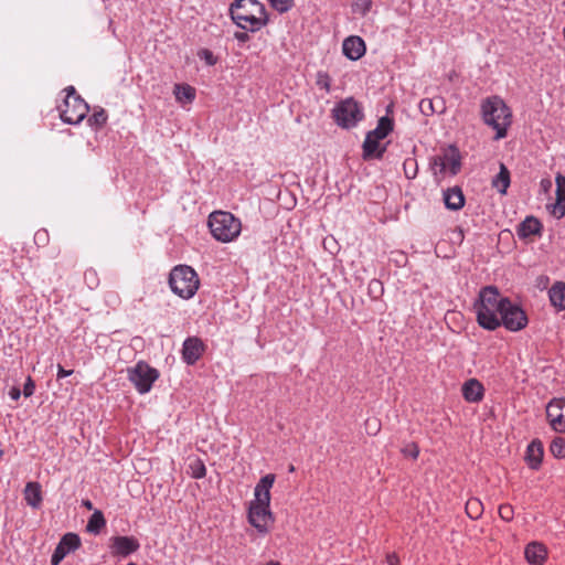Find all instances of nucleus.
<instances>
[{
	"label": "nucleus",
	"mask_w": 565,
	"mask_h": 565,
	"mask_svg": "<svg viewBox=\"0 0 565 565\" xmlns=\"http://www.w3.org/2000/svg\"><path fill=\"white\" fill-rule=\"evenodd\" d=\"M509 300V298L500 296L497 287H484L479 294L478 301L475 303L479 326L491 331L499 328L501 326L499 317L505 307V301Z\"/></svg>",
	"instance_id": "1"
},
{
	"label": "nucleus",
	"mask_w": 565,
	"mask_h": 565,
	"mask_svg": "<svg viewBox=\"0 0 565 565\" xmlns=\"http://www.w3.org/2000/svg\"><path fill=\"white\" fill-rule=\"evenodd\" d=\"M230 13L237 26L250 32L268 23L266 8L257 0H235L230 7Z\"/></svg>",
	"instance_id": "2"
},
{
	"label": "nucleus",
	"mask_w": 565,
	"mask_h": 565,
	"mask_svg": "<svg viewBox=\"0 0 565 565\" xmlns=\"http://www.w3.org/2000/svg\"><path fill=\"white\" fill-rule=\"evenodd\" d=\"M481 114L484 124L495 129V140L507 136L508 127L511 125L512 114L501 98L493 96L483 100Z\"/></svg>",
	"instance_id": "3"
},
{
	"label": "nucleus",
	"mask_w": 565,
	"mask_h": 565,
	"mask_svg": "<svg viewBox=\"0 0 565 565\" xmlns=\"http://www.w3.org/2000/svg\"><path fill=\"white\" fill-rule=\"evenodd\" d=\"M209 227L213 237L220 242H231L241 233V221L232 213L215 211L209 216Z\"/></svg>",
	"instance_id": "4"
},
{
	"label": "nucleus",
	"mask_w": 565,
	"mask_h": 565,
	"mask_svg": "<svg viewBox=\"0 0 565 565\" xmlns=\"http://www.w3.org/2000/svg\"><path fill=\"white\" fill-rule=\"evenodd\" d=\"M199 278L196 273L186 265L175 266L169 276L171 290L183 299H190L199 288Z\"/></svg>",
	"instance_id": "5"
},
{
	"label": "nucleus",
	"mask_w": 565,
	"mask_h": 565,
	"mask_svg": "<svg viewBox=\"0 0 565 565\" xmlns=\"http://www.w3.org/2000/svg\"><path fill=\"white\" fill-rule=\"evenodd\" d=\"M65 92L63 104L58 106L60 117L66 124L77 125L87 116L89 106L73 86L66 87Z\"/></svg>",
	"instance_id": "6"
},
{
	"label": "nucleus",
	"mask_w": 565,
	"mask_h": 565,
	"mask_svg": "<svg viewBox=\"0 0 565 565\" xmlns=\"http://www.w3.org/2000/svg\"><path fill=\"white\" fill-rule=\"evenodd\" d=\"M332 114L335 122L345 129L355 127L358 122L364 118L360 104L353 97L345 98L338 103Z\"/></svg>",
	"instance_id": "7"
},
{
	"label": "nucleus",
	"mask_w": 565,
	"mask_h": 565,
	"mask_svg": "<svg viewBox=\"0 0 565 565\" xmlns=\"http://www.w3.org/2000/svg\"><path fill=\"white\" fill-rule=\"evenodd\" d=\"M271 497H255L249 503L248 521L260 533L268 531V524L274 521L269 509Z\"/></svg>",
	"instance_id": "8"
},
{
	"label": "nucleus",
	"mask_w": 565,
	"mask_h": 565,
	"mask_svg": "<svg viewBox=\"0 0 565 565\" xmlns=\"http://www.w3.org/2000/svg\"><path fill=\"white\" fill-rule=\"evenodd\" d=\"M127 372L128 380L140 394L148 393L159 377L158 370L143 361H139L134 367H129Z\"/></svg>",
	"instance_id": "9"
},
{
	"label": "nucleus",
	"mask_w": 565,
	"mask_h": 565,
	"mask_svg": "<svg viewBox=\"0 0 565 565\" xmlns=\"http://www.w3.org/2000/svg\"><path fill=\"white\" fill-rule=\"evenodd\" d=\"M501 324L508 330L516 332L527 324V316L523 309L511 300L505 301V307L499 317Z\"/></svg>",
	"instance_id": "10"
},
{
	"label": "nucleus",
	"mask_w": 565,
	"mask_h": 565,
	"mask_svg": "<svg viewBox=\"0 0 565 565\" xmlns=\"http://www.w3.org/2000/svg\"><path fill=\"white\" fill-rule=\"evenodd\" d=\"M434 164L439 167L440 172L448 169L452 175H456L461 168L459 150L455 146H449L443 156L435 157Z\"/></svg>",
	"instance_id": "11"
},
{
	"label": "nucleus",
	"mask_w": 565,
	"mask_h": 565,
	"mask_svg": "<svg viewBox=\"0 0 565 565\" xmlns=\"http://www.w3.org/2000/svg\"><path fill=\"white\" fill-rule=\"evenodd\" d=\"M565 399L551 401L546 406V417L553 430L556 433H565V415L563 407Z\"/></svg>",
	"instance_id": "12"
},
{
	"label": "nucleus",
	"mask_w": 565,
	"mask_h": 565,
	"mask_svg": "<svg viewBox=\"0 0 565 565\" xmlns=\"http://www.w3.org/2000/svg\"><path fill=\"white\" fill-rule=\"evenodd\" d=\"M140 547L139 541L134 536L111 537L110 550L114 556L127 557Z\"/></svg>",
	"instance_id": "13"
},
{
	"label": "nucleus",
	"mask_w": 565,
	"mask_h": 565,
	"mask_svg": "<svg viewBox=\"0 0 565 565\" xmlns=\"http://www.w3.org/2000/svg\"><path fill=\"white\" fill-rule=\"evenodd\" d=\"M204 352V343L196 337H190L183 342L182 358L189 365H193Z\"/></svg>",
	"instance_id": "14"
},
{
	"label": "nucleus",
	"mask_w": 565,
	"mask_h": 565,
	"mask_svg": "<svg viewBox=\"0 0 565 565\" xmlns=\"http://www.w3.org/2000/svg\"><path fill=\"white\" fill-rule=\"evenodd\" d=\"M365 43L356 35L347 38L342 43L343 54L351 61H358L365 54Z\"/></svg>",
	"instance_id": "15"
},
{
	"label": "nucleus",
	"mask_w": 565,
	"mask_h": 565,
	"mask_svg": "<svg viewBox=\"0 0 565 565\" xmlns=\"http://www.w3.org/2000/svg\"><path fill=\"white\" fill-rule=\"evenodd\" d=\"M543 225L535 216H526L516 227L519 238L526 239L530 236H541Z\"/></svg>",
	"instance_id": "16"
},
{
	"label": "nucleus",
	"mask_w": 565,
	"mask_h": 565,
	"mask_svg": "<svg viewBox=\"0 0 565 565\" xmlns=\"http://www.w3.org/2000/svg\"><path fill=\"white\" fill-rule=\"evenodd\" d=\"M380 140L371 135L366 134L365 139L362 145L363 153L362 157L364 160L372 159H382L385 151L386 146H381Z\"/></svg>",
	"instance_id": "17"
},
{
	"label": "nucleus",
	"mask_w": 565,
	"mask_h": 565,
	"mask_svg": "<svg viewBox=\"0 0 565 565\" xmlns=\"http://www.w3.org/2000/svg\"><path fill=\"white\" fill-rule=\"evenodd\" d=\"M544 455L543 444L539 439L530 443L525 454V461L531 469H537L541 466Z\"/></svg>",
	"instance_id": "18"
},
{
	"label": "nucleus",
	"mask_w": 565,
	"mask_h": 565,
	"mask_svg": "<svg viewBox=\"0 0 565 565\" xmlns=\"http://www.w3.org/2000/svg\"><path fill=\"white\" fill-rule=\"evenodd\" d=\"M524 555L532 565H542L546 558L547 551L542 543L531 542L526 545Z\"/></svg>",
	"instance_id": "19"
},
{
	"label": "nucleus",
	"mask_w": 565,
	"mask_h": 565,
	"mask_svg": "<svg viewBox=\"0 0 565 565\" xmlns=\"http://www.w3.org/2000/svg\"><path fill=\"white\" fill-rule=\"evenodd\" d=\"M556 182V202L553 206V214L561 218L565 215V177L557 173Z\"/></svg>",
	"instance_id": "20"
},
{
	"label": "nucleus",
	"mask_w": 565,
	"mask_h": 565,
	"mask_svg": "<svg viewBox=\"0 0 565 565\" xmlns=\"http://www.w3.org/2000/svg\"><path fill=\"white\" fill-rule=\"evenodd\" d=\"M484 388L482 384L476 380H468L462 386V395L467 402L478 403L483 398Z\"/></svg>",
	"instance_id": "21"
},
{
	"label": "nucleus",
	"mask_w": 565,
	"mask_h": 565,
	"mask_svg": "<svg viewBox=\"0 0 565 565\" xmlns=\"http://www.w3.org/2000/svg\"><path fill=\"white\" fill-rule=\"evenodd\" d=\"M444 202L448 210L458 211L465 205V195L459 186L449 188L444 192Z\"/></svg>",
	"instance_id": "22"
},
{
	"label": "nucleus",
	"mask_w": 565,
	"mask_h": 565,
	"mask_svg": "<svg viewBox=\"0 0 565 565\" xmlns=\"http://www.w3.org/2000/svg\"><path fill=\"white\" fill-rule=\"evenodd\" d=\"M419 110L424 116H431L433 114H443L446 110L445 100L443 97L423 98L419 102Z\"/></svg>",
	"instance_id": "23"
},
{
	"label": "nucleus",
	"mask_w": 565,
	"mask_h": 565,
	"mask_svg": "<svg viewBox=\"0 0 565 565\" xmlns=\"http://www.w3.org/2000/svg\"><path fill=\"white\" fill-rule=\"evenodd\" d=\"M552 306L557 310H565V282L556 281L548 291Z\"/></svg>",
	"instance_id": "24"
},
{
	"label": "nucleus",
	"mask_w": 565,
	"mask_h": 565,
	"mask_svg": "<svg viewBox=\"0 0 565 565\" xmlns=\"http://www.w3.org/2000/svg\"><path fill=\"white\" fill-rule=\"evenodd\" d=\"M393 128L394 119L385 115L379 119L376 128L367 134L377 139H384L393 131Z\"/></svg>",
	"instance_id": "25"
},
{
	"label": "nucleus",
	"mask_w": 565,
	"mask_h": 565,
	"mask_svg": "<svg viewBox=\"0 0 565 565\" xmlns=\"http://www.w3.org/2000/svg\"><path fill=\"white\" fill-rule=\"evenodd\" d=\"M492 185L498 190L499 193H507V190L510 185V171L503 163L500 164V171L492 180Z\"/></svg>",
	"instance_id": "26"
},
{
	"label": "nucleus",
	"mask_w": 565,
	"mask_h": 565,
	"mask_svg": "<svg viewBox=\"0 0 565 565\" xmlns=\"http://www.w3.org/2000/svg\"><path fill=\"white\" fill-rule=\"evenodd\" d=\"M465 509L467 515L472 519H479L483 513V502L480 500V497H469L465 502Z\"/></svg>",
	"instance_id": "27"
},
{
	"label": "nucleus",
	"mask_w": 565,
	"mask_h": 565,
	"mask_svg": "<svg viewBox=\"0 0 565 565\" xmlns=\"http://www.w3.org/2000/svg\"><path fill=\"white\" fill-rule=\"evenodd\" d=\"M58 545L64 547L66 554H70L81 546V539L76 533H66L60 540Z\"/></svg>",
	"instance_id": "28"
},
{
	"label": "nucleus",
	"mask_w": 565,
	"mask_h": 565,
	"mask_svg": "<svg viewBox=\"0 0 565 565\" xmlns=\"http://www.w3.org/2000/svg\"><path fill=\"white\" fill-rule=\"evenodd\" d=\"M174 95L179 102L191 103L195 98V89L190 85L177 84L174 86Z\"/></svg>",
	"instance_id": "29"
},
{
	"label": "nucleus",
	"mask_w": 565,
	"mask_h": 565,
	"mask_svg": "<svg viewBox=\"0 0 565 565\" xmlns=\"http://www.w3.org/2000/svg\"><path fill=\"white\" fill-rule=\"evenodd\" d=\"M105 524L106 521L103 513L95 511L87 522L86 530L93 534H98Z\"/></svg>",
	"instance_id": "30"
},
{
	"label": "nucleus",
	"mask_w": 565,
	"mask_h": 565,
	"mask_svg": "<svg viewBox=\"0 0 565 565\" xmlns=\"http://www.w3.org/2000/svg\"><path fill=\"white\" fill-rule=\"evenodd\" d=\"M275 482V475L268 473L260 478L254 488V494H270V489Z\"/></svg>",
	"instance_id": "31"
},
{
	"label": "nucleus",
	"mask_w": 565,
	"mask_h": 565,
	"mask_svg": "<svg viewBox=\"0 0 565 565\" xmlns=\"http://www.w3.org/2000/svg\"><path fill=\"white\" fill-rule=\"evenodd\" d=\"M205 465L200 458L190 459L188 465V472L192 478L199 479L205 476Z\"/></svg>",
	"instance_id": "32"
},
{
	"label": "nucleus",
	"mask_w": 565,
	"mask_h": 565,
	"mask_svg": "<svg viewBox=\"0 0 565 565\" xmlns=\"http://www.w3.org/2000/svg\"><path fill=\"white\" fill-rule=\"evenodd\" d=\"M550 450L554 457L564 458L565 457V439L562 437H555L550 445Z\"/></svg>",
	"instance_id": "33"
},
{
	"label": "nucleus",
	"mask_w": 565,
	"mask_h": 565,
	"mask_svg": "<svg viewBox=\"0 0 565 565\" xmlns=\"http://www.w3.org/2000/svg\"><path fill=\"white\" fill-rule=\"evenodd\" d=\"M107 121V114L105 109L98 108L95 109L93 115L88 118V124L90 126H96L98 128L103 127Z\"/></svg>",
	"instance_id": "34"
},
{
	"label": "nucleus",
	"mask_w": 565,
	"mask_h": 565,
	"mask_svg": "<svg viewBox=\"0 0 565 565\" xmlns=\"http://www.w3.org/2000/svg\"><path fill=\"white\" fill-rule=\"evenodd\" d=\"M371 7L372 0H354L352 3V11L364 17L371 10Z\"/></svg>",
	"instance_id": "35"
},
{
	"label": "nucleus",
	"mask_w": 565,
	"mask_h": 565,
	"mask_svg": "<svg viewBox=\"0 0 565 565\" xmlns=\"http://www.w3.org/2000/svg\"><path fill=\"white\" fill-rule=\"evenodd\" d=\"M405 177L407 179H415L417 175L418 167L415 159H406L403 163Z\"/></svg>",
	"instance_id": "36"
},
{
	"label": "nucleus",
	"mask_w": 565,
	"mask_h": 565,
	"mask_svg": "<svg viewBox=\"0 0 565 565\" xmlns=\"http://www.w3.org/2000/svg\"><path fill=\"white\" fill-rule=\"evenodd\" d=\"M367 290H369V295L373 299H377L379 297H381L383 295V291H384L383 284L377 279H372L369 282Z\"/></svg>",
	"instance_id": "37"
},
{
	"label": "nucleus",
	"mask_w": 565,
	"mask_h": 565,
	"mask_svg": "<svg viewBox=\"0 0 565 565\" xmlns=\"http://www.w3.org/2000/svg\"><path fill=\"white\" fill-rule=\"evenodd\" d=\"M330 76L326 72H318L317 74V82L316 84L320 87L326 89L327 92L330 90Z\"/></svg>",
	"instance_id": "38"
},
{
	"label": "nucleus",
	"mask_w": 565,
	"mask_h": 565,
	"mask_svg": "<svg viewBox=\"0 0 565 565\" xmlns=\"http://www.w3.org/2000/svg\"><path fill=\"white\" fill-rule=\"evenodd\" d=\"M271 6L279 12H287L292 4V0H269Z\"/></svg>",
	"instance_id": "39"
},
{
	"label": "nucleus",
	"mask_w": 565,
	"mask_h": 565,
	"mask_svg": "<svg viewBox=\"0 0 565 565\" xmlns=\"http://www.w3.org/2000/svg\"><path fill=\"white\" fill-rule=\"evenodd\" d=\"M199 57L204 60L205 63L210 66H213L216 64L217 60L216 57L214 56V54L207 50V49H203L199 52Z\"/></svg>",
	"instance_id": "40"
},
{
	"label": "nucleus",
	"mask_w": 565,
	"mask_h": 565,
	"mask_svg": "<svg viewBox=\"0 0 565 565\" xmlns=\"http://www.w3.org/2000/svg\"><path fill=\"white\" fill-rule=\"evenodd\" d=\"M499 514L504 521H510L513 518V508L510 504H500Z\"/></svg>",
	"instance_id": "41"
},
{
	"label": "nucleus",
	"mask_w": 565,
	"mask_h": 565,
	"mask_svg": "<svg viewBox=\"0 0 565 565\" xmlns=\"http://www.w3.org/2000/svg\"><path fill=\"white\" fill-rule=\"evenodd\" d=\"M34 242L38 245H45L49 242V233L46 230H39L34 235Z\"/></svg>",
	"instance_id": "42"
},
{
	"label": "nucleus",
	"mask_w": 565,
	"mask_h": 565,
	"mask_svg": "<svg viewBox=\"0 0 565 565\" xmlns=\"http://www.w3.org/2000/svg\"><path fill=\"white\" fill-rule=\"evenodd\" d=\"M23 494H41V484L39 482H28Z\"/></svg>",
	"instance_id": "43"
},
{
	"label": "nucleus",
	"mask_w": 565,
	"mask_h": 565,
	"mask_svg": "<svg viewBox=\"0 0 565 565\" xmlns=\"http://www.w3.org/2000/svg\"><path fill=\"white\" fill-rule=\"evenodd\" d=\"M34 388H35V384H34L33 380L31 379V376H28L26 382L24 383V386H23V395L25 397L32 396L34 393Z\"/></svg>",
	"instance_id": "44"
},
{
	"label": "nucleus",
	"mask_w": 565,
	"mask_h": 565,
	"mask_svg": "<svg viewBox=\"0 0 565 565\" xmlns=\"http://www.w3.org/2000/svg\"><path fill=\"white\" fill-rule=\"evenodd\" d=\"M25 503L33 509H40L42 505L43 497H24Z\"/></svg>",
	"instance_id": "45"
},
{
	"label": "nucleus",
	"mask_w": 565,
	"mask_h": 565,
	"mask_svg": "<svg viewBox=\"0 0 565 565\" xmlns=\"http://www.w3.org/2000/svg\"><path fill=\"white\" fill-rule=\"evenodd\" d=\"M403 452L405 456H408V457H412L415 459V458H417L419 450L415 444H411L403 449Z\"/></svg>",
	"instance_id": "46"
},
{
	"label": "nucleus",
	"mask_w": 565,
	"mask_h": 565,
	"mask_svg": "<svg viewBox=\"0 0 565 565\" xmlns=\"http://www.w3.org/2000/svg\"><path fill=\"white\" fill-rule=\"evenodd\" d=\"M73 374V370H65L61 364H57V380L64 379Z\"/></svg>",
	"instance_id": "47"
},
{
	"label": "nucleus",
	"mask_w": 565,
	"mask_h": 565,
	"mask_svg": "<svg viewBox=\"0 0 565 565\" xmlns=\"http://www.w3.org/2000/svg\"><path fill=\"white\" fill-rule=\"evenodd\" d=\"M552 185H553L552 180L548 178L542 179L540 182V186H541L542 191L545 193L551 190Z\"/></svg>",
	"instance_id": "48"
},
{
	"label": "nucleus",
	"mask_w": 565,
	"mask_h": 565,
	"mask_svg": "<svg viewBox=\"0 0 565 565\" xmlns=\"http://www.w3.org/2000/svg\"><path fill=\"white\" fill-rule=\"evenodd\" d=\"M366 429L369 434H376L379 430V426L376 420L371 422L370 419L366 420Z\"/></svg>",
	"instance_id": "49"
},
{
	"label": "nucleus",
	"mask_w": 565,
	"mask_h": 565,
	"mask_svg": "<svg viewBox=\"0 0 565 565\" xmlns=\"http://www.w3.org/2000/svg\"><path fill=\"white\" fill-rule=\"evenodd\" d=\"M9 396L13 399V401H18L21 396V390L18 387V386H12L9 391Z\"/></svg>",
	"instance_id": "50"
},
{
	"label": "nucleus",
	"mask_w": 565,
	"mask_h": 565,
	"mask_svg": "<svg viewBox=\"0 0 565 565\" xmlns=\"http://www.w3.org/2000/svg\"><path fill=\"white\" fill-rule=\"evenodd\" d=\"M386 562L387 565H399V558L395 553L387 554Z\"/></svg>",
	"instance_id": "51"
},
{
	"label": "nucleus",
	"mask_w": 565,
	"mask_h": 565,
	"mask_svg": "<svg viewBox=\"0 0 565 565\" xmlns=\"http://www.w3.org/2000/svg\"><path fill=\"white\" fill-rule=\"evenodd\" d=\"M234 38L241 43H245L249 40V35L246 32H235Z\"/></svg>",
	"instance_id": "52"
},
{
	"label": "nucleus",
	"mask_w": 565,
	"mask_h": 565,
	"mask_svg": "<svg viewBox=\"0 0 565 565\" xmlns=\"http://www.w3.org/2000/svg\"><path fill=\"white\" fill-rule=\"evenodd\" d=\"M64 547H62L61 545L57 544V546L55 547L53 554L54 555H57L58 557H62V558H65V556L67 555L66 552L63 550Z\"/></svg>",
	"instance_id": "53"
},
{
	"label": "nucleus",
	"mask_w": 565,
	"mask_h": 565,
	"mask_svg": "<svg viewBox=\"0 0 565 565\" xmlns=\"http://www.w3.org/2000/svg\"><path fill=\"white\" fill-rule=\"evenodd\" d=\"M64 558L58 557L57 555L52 554L51 557V564L52 565H58Z\"/></svg>",
	"instance_id": "54"
},
{
	"label": "nucleus",
	"mask_w": 565,
	"mask_h": 565,
	"mask_svg": "<svg viewBox=\"0 0 565 565\" xmlns=\"http://www.w3.org/2000/svg\"><path fill=\"white\" fill-rule=\"evenodd\" d=\"M82 504L84 507H86L87 509H89V510L93 509V504H92V502L89 500H83Z\"/></svg>",
	"instance_id": "55"
},
{
	"label": "nucleus",
	"mask_w": 565,
	"mask_h": 565,
	"mask_svg": "<svg viewBox=\"0 0 565 565\" xmlns=\"http://www.w3.org/2000/svg\"><path fill=\"white\" fill-rule=\"evenodd\" d=\"M393 104L387 105L386 107V115L388 116L390 113H392Z\"/></svg>",
	"instance_id": "56"
},
{
	"label": "nucleus",
	"mask_w": 565,
	"mask_h": 565,
	"mask_svg": "<svg viewBox=\"0 0 565 565\" xmlns=\"http://www.w3.org/2000/svg\"><path fill=\"white\" fill-rule=\"evenodd\" d=\"M266 565H280L278 562L270 561Z\"/></svg>",
	"instance_id": "57"
},
{
	"label": "nucleus",
	"mask_w": 565,
	"mask_h": 565,
	"mask_svg": "<svg viewBox=\"0 0 565 565\" xmlns=\"http://www.w3.org/2000/svg\"><path fill=\"white\" fill-rule=\"evenodd\" d=\"M294 470H295V468H294V466L291 465V466L289 467V471H294Z\"/></svg>",
	"instance_id": "58"
},
{
	"label": "nucleus",
	"mask_w": 565,
	"mask_h": 565,
	"mask_svg": "<svg viewBox=\"0 0 565 565\" xmlns=\"http://www.w3.org/2000/svg\"><path fill=\"white\" fill-rule=\"evenodd\" d=\"M127 565H136V564L131 562V563H128Z\"/></svg>",
	"instance_id": "59"
}]
</instances>
